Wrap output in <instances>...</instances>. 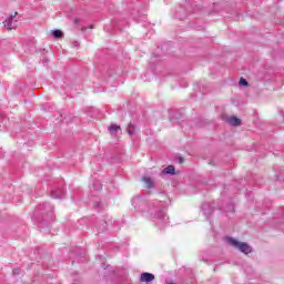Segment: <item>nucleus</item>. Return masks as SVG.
<instances>
[{"instance_id":"nucleus-1","label":"nucleus","mask_w":284,"mask_h":284,"mask_svg":"<svg viewBox=\"0 0 284 284\" xmlns=\"http://www.w3.org/2000/svg\"><path fill=\"white\" fill-rule=\"evenodd\" d=\"M33 216L39 222L38 227H43L44 223L48 224V221L54 219V206L50 203H42L36 207Z\"/></svg>"},{"instance_id":"nucleus-2","label":"nucleus","mask_w":284,"mask_h":284,"mask_svg":"<svg viewBox=\"0 0 284 284\" xmlns=\"http://www.w3.org/2000/svg\"><path fill=\"white\" fill-rule=\"evenodd\" d=\"M148 213L150 214V219L155 221L160 227H165V225H170V216H168V207L163 206L156 210L154 213V209H149Z\"/></svg>"},{"instance_id":"nucleus-3","label":"nucleus","mask_w":284,"mask_h":284,"mask_svg":"<svg viewBox=\"0 0 284 284\" xmlns=\"http://www.w3.org/2000/svg\"><path fill=\"white\" fill-rule=\"evenodd\" d=\"M229 245L232 247H235V250H240L242 254H252V246L245 242H239V240L234 237H227L226 239Z\"/></svg>"},{"instance_id":"nucleus-4","label":"nucleus","mask_w":284,"mask_h":284,"mask_svg":"<svg viewBox=\"0 0 284 284\" xmlns=\"http://www.w3.org/2000/svg\"><path fill=\"white\" fill-rule=\"evenodd\" d=\"M132 206L136 212H145L148 210V201L142 196H135L132 199Z\"/></svg>"},{"instance_id":"nucleus-5","label":"nucleus","mask_w":284,"mask_h":284,"mask_svg":"<svg viewBox=\"0 0 284 284\" xmlns=\"http://www.w3.org/2000/svg\"><path fill=\"white\" fill-rule=\"evenodd\" d=\"M194 12V9L190 6V2H186L185 8L180 7L175 11V17L180 19V21H183V19H187V14H192Z\"/></svg>"},{"instance_id":"nucleus-6","label":"nucleus","mask_w":284,"mask_h":284,"mask_svg":"<svg viewBox=\"0 0 284 284\" xmlns=\"http://www.w3.org/2000/svg\"><path fill=\"white\" fill-rule=\"evenodd\" d=\"M202 212H203L204 216H206V219H209L210 216H212V214H214V206H212L207 202H204L202 204Z\"/></svg>"},{"instance_id":"nucleus-7","label":"nucleus","mask_w":284,"mask_h":284,"mask_svg":"<svg viewBox=\"0 0 284 284\" xmlns=\"http://www.w3.org/2000/svg\"><path fill=\"white\" fill-rule=\"evenodd\" d=\"M154 278H155L154 274L149 272H143L140 275V283H152Z\"/></svg>"},{"instance_id":"nucleus-8","label":"nucleus","mask_w":284,"mask_h":284,"mask_svg":"<svg viewBox=\"0 0 284 284\" xmlns=\"http://www.w3.org/2000/svg\"><path fill=\"white\" fill-rule=\"evenodd\" d=\"M17 14H19L18 12H14L13 16H10L4 22V28L7 30H14V26H12V21H14V17H17Z\"/></svg>"},{"instance_id":"nucleus-9","label":"nucleus","mask_w":284,"mask_h":284,"mask_svg":"<svg viewBox=\"0 0 284 284\" xmlns=\"http://www.w3.org/2000/svg\"><path fill=\"white\" fill-rule=\"evenodd\" d=\"M65 192L62 189H54L51 191V199H63Z\"/></svg>"},{"instance_id":"nucleus-10","label":"nucleus","mask_w":284,"mask_h":284,"mask_svg":"<svg viewBox=\"0 0 284 284\" xmlns=\"http://www.w3.org/2000/svg\"><path fill=\"white\" fill-rule=\"evenodd\" d=\"M108 130H109L111 136H116V134H119V132L121 130V125L112 123L108 128Z\"/></svg>"},{"instance_id":"nucleus-11","label":"nucleus","mask_w":284,"mask_h":284,"mask_svg":"<svg viewBox=\"0 0 284 284\" xmlns=\"http://www.w3.org/2000/svg\"><path fill=\"white\" fill-rule=\"evenodd\" d=\"M162 174H166L169 176L176 175V168L174 165H168L163 171Z\"/></svg>"},{"instance_id":"nucleus-12","label":"nucleus","mask_w":284,"mask_h":284,"mask_svg":"<svg viewBox=\"0 0 284 284\" xmlns=\"http://www.w3.org/2000/svg\"><path fill=\"white\" fill-rule=\"evenodd\" d=\"M229 123H230V125H233V128H239V125H242L241 119H239L236 116H231L229 119Z\"/></svg>"},{"instance_id":"nucleus-13","label":"nucleus","mask_w":284,"mask_h":284,"mask_svg":"<svg viewBox=\"0 0 284 284\" xmlns=\"http://www.w3.org/2000/svg\"><path fill=\"white\" fill-rule=\"evenodd\" d=\"M142 181L145 183L148 190H152L154 187V181L150 176H143Z\"/></svg>"},{"instance_id":"nucleus-14","label":"nucleus","mask_w":284,"mask_h":284,"mask_svg":"<svg viewBox=\"0 0 284 284\" xmlns=\"http://www.w3.org/2000/svg\"><path fill=\"white\" fill-rule=\"evenodd\" d=\"M51 34L53 39H63V31L61 29H54Z\"/></svg>"},{"instance_id":"nucleus-15","label":"nucleus","mask_w":284,"mask_h":284,"mask_svg":"<svg viewBox=\"0 0 284 284\" xmlns=\"http://www.w3.org/2000/svg\"><path fill=\"white\" fill-rule=\"evenodd\" d=\"M126 132H128L129 136H134V132H136V125L129 123V125L126 128Z\"/></svg>"},{"instance_id":"nucleus-16","label":"nucleus","mask_w":284,"mask_h":284,"mask_svg":"<svg viewBox=\"0 0 284 284\" xmlns=\"http://www.w3.org/2000/svg\"><path fill=\"white\" fill-rule=\"evenodd\" d=\"M101 189H102L101 182L94 181L93 182V190H95V192H100Z\"/></svg>"},{"instance_id":"nucleus-17","label":"nucleus","mask_w":284,"mask_h":284,"mask_svg":"<svg viewBox=\"0 0 284 284\" xmlns=\"http://www.w3.org/2000/svg\"><path fill=\"white\" fill-rule=\"evenodd\" d=\"M239 83H240V85H242V88H247V85H250L247 80L244 78H241Z\"/></svg>"},{"instance_id":"nucleus-18","label":"nucleus","mask_w":284,"mask_h":284,"mask_svg":"<svg viewBox=\"0 0 284 284\" xmlns=\"http://www.w3.org/2000/svg\"><path fill=\"white\" fill-rule=\"evenodd\" d=\"M13 276H19V274H21V268L17 267V268H13Z\"/></svg>"},{"instance_id":"nucleus-19","label":"nucleus","mask_w":284,"mask_h":284,"mask_svg":"<svg viewBox=\"0 0 284 284\" xmlns=\"http://www.w3.org/2000/svg\"><path fill=\"white\" fill-rule=\"evenodd\" d=\"M8 121V118L6 115L1 114L0 115V123H6Z\"/></svg>"},{"instance_id":"nucleus-20","label":"nucleus","mask_w":284,"mask_h":284,"mask_svg":"<svg viewBox=\"0 0 284 284\" xmlns=\"http://www.w3.org/2000/svg\"><path fill=\"white\" fill-rule=\"evenodd\" d=\"M93 207H94V210H101V203L100 202H95L93 204Z\"/></svg>"},{"instance_id":"nucleus-21","label":"nucleus","mask_w":284,"mask_h":284,"mask_svg":"<svg viewBox=\"0 0 284 284\" xmlns=\"http://www.w3.org/2000/svg\"><path fill=\"white\" fill-rule=\"evenodd\" d=\"M184 162H185V159H183V156L178 158V163L182 164Z\"/></svg>"},{"instance_id":"nucleus-22","label":"nucleus","mask_w":284,"mask_h":284,"mask_svg":"<svg viewBox=\"0 0 284 284\" xmlns=\"http://www.w3.org/2000/svg\"><path fill=\"white\" fill-rule=\"evenodd\" d=\"M72 45H73V48H79V41H73Z\"/></svg>"},{"instance_id":"nucleus-23","label":"nucleus","mask_w":284,"mask_h":284,"mask_svg":"<svg viewBox=\"0 0 284 284\" xmlns=\"http://www.w3.org/2000/svg\"><path fill=\"white\" fill-rule=\"evenodd\" d=\"M80 21H81V20H80L79 18H75V19H74L75 26H77L78 23H80Z\"/></svg>"},{"instance_id":"nucleus-24","label":"nucleus","mask_w":284,"mask_h":284,"mask_svg":"<svg viewBox=\"0 0 284 284\" xmlns=\"http://www.w3.org/2000/svg\"><path fill=\"white\" fill-rule=\"evenodd\" d=\"M0 159H3V153H1V151H0Z\"/></svg>"},{"instance_id":"nucleus-25","label":"nucleus","mask_w":284,"mask_h":284,"mask_svg":"<svg viewBox=\"0 0 284 284\" xmlns=\"http://www.w3.org/2000/svg\"><path fill=\"white\" fill-rule=\"evenodd\" d=\"M89 28L92 29V28H94V26L90 24Z\"/></svg>"},{"instance_id":"nucleus-26","label":"nucleus","mask_w":284,"mask_h":284,"mask_svg":"<svg viewBox=\"0 0 284 284\" xmlns=\"http://www.w3.org/2000/svg\"><path fill=\"white\" fill-rule=\"evenodd\" d=\"M166 284H174V283L170 282V283H166Z\"/></svg>"}]
</instances>
